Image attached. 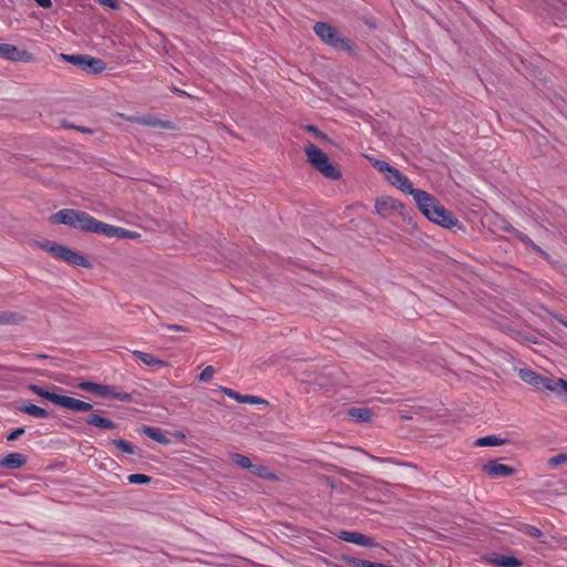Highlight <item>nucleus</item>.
Wrapping results in <instances>:
<instances>
[{
  "label": "nucleus",
  "instance_id": "obj_11",
  "mask_svg": "<svg viewBox=\"0 0 567 567\" xmlns=\"http://www.w3.org/2000/svg\"><path fill=\"white\" fill-rule=\"evenodd\" d=\"M404 206L401 202L390 197L383 196L375 200L374 210L383 218L391 217L396 214H402Z\"/></svg>",
  "mask_w": 567,
  "mask_h": 567
},
{
  "label": "nucleus",
  "instance_id": "obj_33",
  "mask_svg": "<svg viewBox=\"0 0 567 567\" xmlns=\"http://www.w3.org/2000/svg\"><path fill=\"white\" fill-rule=\"evenodd\" d=\"M526 534L535 538L542 536L540 529L532 525L526 526Z\"/></svg>",
  "mask_w": 567,
  "mask_h": 567
},
{
  "label": "nucleus",
  "instance_id": "obj_13",
  "mask_svg": "<svg viewBox=\"0 0 567 567\" xmlns=\"http://www.w3.org/2000/svg\"><path fill=\"white\" fill-rule=\"evenodd\" d=\"M483 471L491 477H506L515 473V468L499 463L496 460L489 461L483 465Z\"/></svg>",
  "mask_w": 567,
  "mask_h": 567
},
{
  "label": "nucleus",
  "instance_id": "obj_28",
  "mask_svg": "<svg viewBox=\"0 0 567 567\" xmlns=\"http://www.w3.org/2000/svg\"><path fill=\"white\" fill-rule=\"evenodd\" d=\"M215 373H216L215 368H214V367H212V365H208V367H206V368H205V369L199 373V375H198V381H199V382H204V383L209 382V381L214 378Z\"/></svg>",
  "mask_w": 567,
  "mask_h": 567
},
{
  "label": "nucleus",
  "instance_id": "obj_37",
  "mask_svg": "<svg viewBox=\"0 0 567 567\" xmlns=\"http://www.w3.org/2000/svg\"><path fill=\"white\" fill-rule=\"evenodd\" d=\"M100 4L109 8H116V0H97Z\"/></svg>",
  "mask_w": 567,
  "mask_h": 567
},
{
  "label": "nucleus",
  "instance_id": "obj_5",
  "mask_svg": "<svg viewBox=\"0 0 567 567\" xmlns=\"http://www.w3.org/2000/svg\"><path fill=\"white\" fill-rule=\"evenodd\" d=\"M373 166L381 173L384 178L394 187L399 188L403 193L410 194L413 197L415 196V192H419V188H414L410 179L403 175L399 169L391 166L384 161L372 159Z\"/></svg>",
  "mask_w": 567,
  "mask_h": 567
},
{
  "label": "nucleus",
  "instance_id": "obj_40",
  "mask_svg": "<svg viewBox=\"0 0 567 567\" xmlns=\"http://www.w3.org/2000/svg\"><path fill=\"white\" fill-rule=\"evenodd\" d=\"M167 329L172 331H185V328L178 324H168Z\"/></svg>",
  "mask_w": 567,
  "mask_h": 567
},
{
  "label": "nucleus",
  "instance_id": "obj_24",
  "mask_svg": "<svg viewBox=\"0 0 567 567\" xmlns=\"http://www.w3.org/2000/svg\"><path fill=\"white\" fill-rule=\"evenodd\" d=\"M230 460L236 464L238 465L239 467L241 468H250L252 467V463L250 461L249 457L243 455V454H239V453H231L229 455Z\"/></svg>",
  "mask_w": 567,
  "mask_h": 567
},
{
  "label": "nucleus",
  "instance_id": "obj_42",
  "mask_svg": "<svg viewBox=\"0 0 567 567\" xmlns=\"http://www.w3.org/2000/svg\"><path fill=\"white\" fill-rule=\"evenodd\" d=\"M6 322H8L7 317L0 312V323H6Z\"/></svg>",
  "mask_w": 567,
  "mask_h": 567
},
{
  "label": "nucleus",
  "instance_id": "obj_22",
  "mask_svg": "<svg viewBox=\"0 0 567 567\" xmlns=\"http://www.w3.org/2000/svg\"><path fill=\"white\" fill-rule=\"evenodd\" d=\"M497 567H520L522 561L514 556L497 555L492 559Z\"/></svg>",
  "mask_w": 567,
  "mask_h": 567
},
{
  "label": "nucleus",
  "instance_id": "obj_14",
  "mask_svg": "<svg viewBox=\"0 0 567 567\" xmlns=\"http://www.w3.org/2000/svg\"><path fill=\"white\" fill-rule=\"evenodd\" d=\"M338 537L347 543L355 544L363 547L374 546V542L372 540V538L357 532L341 530Z\"/></svg>",
  "mask_w": 567,
  "mask_h": 567
},
{
  "label": "nucleus",
  "instance_id": "obj_30",
  "mask_svg": "<svg viewBox=\"0 0 567 567\" xmlns=\"http://www.w3.org/2000/svg\"><path fill=\"white\" fill-rule=\"evenodd\" d=\"M548 464H549L550 466H554V467H557V466H560V465L567 464V454L561 453V454H557V455H555V456H551V457L548 460Z\"/></svg>",
  "mask_w": 567,
  "mask_h": 567
},
{
  "label": "nucleus",
  "instance_id": "obj_16",
  "mask_svg": "<svg viewBox=\"0 0 567 567\" xmlns=\"http://www.w3.org/2000/svg\"><path fill=\"white\" fill-rule=\"evenodd\" d=\"M94 234H102L109 238H121V235L125 234L124 228L105 224L96 219L94 226Z\"/></svg>",
  "mask_w": 567,
  "mask_h": 567
},
{
  "label": "nucleus",
  "instance_id": "obj_6",
  "mask_svg": "<svg viewBox=\"0 0 567 567\" xmlns=\"http://www.w3.org/2000/svg\"><path fill=\"white\" fill-rule=\"evenodd\" d=\"M40 247L44 250L50 251L54 257L74 266H81L84 268H90L91 262L79 252L70 249L64 245H59L51 241H44L40 244Z\"/></svg>",
  "mask_w": 567,
  "mask_h": 567
},
{
  "label": "nucleus",
  "instance_id": "obj_3",
  "mask_svg": "<svg viewBox=\"0 0 567 567\" xmlns=\"http://www.w3.org/2000/svg\"><path fill=\"white\" fill-rule=\"evenodd\" d=\"M308 162L326 178L337 181L341 177L340 171L333 165L328 155L315 144H308L305 148Z\"/></svg>",
  "mask_w": 567,
  "mask_h": 567
},
{
  "label": "nucleus",
  "instance_id": "obj_20",
  "mask_svg": "<svg viewBox=\"0 0 567 567\" xmlns=\"http://www.w3.org/2000/svg\"><path fill=\"white\" fill-rule=\"evenodd\" d=\"M141 432L143 434H145L146 436H148L150 439L161 443V444H164V445H168L171 444V440L165 435V433L158 429V427H153V426H143L141 429Z\"/></svg>",
  "mask_w": 567,
  "mask_h": 567
},
{
  "label": "nucleus",
  "instance_id": "obj_41",
  "mask_svg": "<svg viewBox=\"0 0 567 567\" xmlns=\"http://www.w3.org/2000/svg\"><path fill=\"white\" fill-rule=\"evenodd\" d=\"M561 392L567 396V381H560Z\"/></svg>",
  "mask_w": 567,
  "mask_h": 567
},
{
  "label": "nucleus",
  "instance_id": "obj_15",
  "mask_svg": "<svg viewBox=\"0 0 567 567\" xmlns=\"http://www.w3.org/2000/svg\"><path fill=\"white\" fill-rule=\"evenodd\" d=\"M85 423L102 430H114L116 424L109 417L102 416L97 411L90 413L85 419Z\"/></svg>",
  "mask_w": 567,
  "mask_h": 567
},
{
  "label": "nucleus",
  "instance_id": "obj_23",
  "mask_svg": "<svg viewBox=\"0 0 567 567\" xmlns=\"http://www.w3.org/2000/svg\"><path fill=\"white\" fill-rule=\"evenodd\" d=\"M348 413L354 421L358 422H368L372 417V412L365 408H352Z\"/></svg>",
  "mask_w": 567,
  "mask_h": 567
},
{
  "label": "nucleus",
  "instance_id": "obj_2",
  "mask_svg": "<svg viewBox=\"0 0 567 567\" xmlns=\"http://www.w3.org/2000/svg\"><path fill=\"white\" fill-rule=\"evenodd\" d=\"M50 221L55 225H66L81 231L93 233L96 218L83 210L65 208L53 214Z\"/></svg>",
  "mask_w": 567,
  "mask_h": 567
},
{
  "label": "nucleus",
  "instance_id": "obj_21",
  "mask_svg": "<svg viewBox=\"0 0 567 567\" xmlns=\"http://www.w3.org/2000/svg\"><path fill=\"white\" fill-rule=\"evenodd\" d=\"M251 472L256 476L261 477L267 481H278L279 480L278 475L275 472H272L268 466L262 465V464H254L251 467Z\"/></svg>",
  "mask_w": 567,
  "mask_h": 567
},
{
  "label": "nucleus",
  "instance_id": "obj_7",
  "mask_svg": "<svg viewBox=\"0 0 567 567\" xmlns=\"http://www.w3.org/2000/svg\"><path fill=\"white\" fill-rule=\"evenodd\" d=\"M60 58L73 65L79 66L81 70L91 73L99 74L106 70V63L99 58H94L89 54H66L61 53Z\"/></svg>",
  "mask_w": 567,
  "mask_h": 567
},
{
  "label": "nucleus",
  "instance_id": "obj_44",
  "mask_svg": "<svg viewBox=\"0 0 567 567\" xmlns=\"http://www.w3.org/2000/svg\"><path fill=\"white\" fill-rule=\"evenodd\" d=\"M35 357L37 358H47V355H44V354H37Z\"/></svg>",
  "mask_w": 567,
  "mask_h": 567
},
{
  "label": "nucleus",
  "instance_id": "obj_8",
  "mask_svg": "<svg viewBox=\"0 0 567 567\" xmlns=\"http://www.w3.org/2000/svg\"><path fill=\"white\" fill-rule=\"evenodd\" d=\"M519 378L526 382L535 386L538 390H548L550 392H561L560 381L563 379H550L547 377H543L530 369H520L518 372Z\"/></svg>",
  "mask_w": 567,
  "mask_h": 567
},
{
  "label": "nucleus",
  "instance_id": "obj_4",
  "mask_svg": "<svg viewBox=\"0 0 567 567\" xmlns=\"http://www.w3.org/2000/svg\"><path fill=\"white\" fill-rule=\"evenodd\" d=\"M28 389L41 396V398H44L47 400H49L50 402L59 405V406H62V408H65V409H70L72 411H76V412H86V411H91L92 410V404L87 403V402H84L82 400H79V399H74V398H71V396H66V395H60V394H56V393H53V392H50L39 385H35V384H30L28 386Z\"/></svg>",
  "mask_w": 567,
  "mask_h": 567
},
{
  "label": "nucleus",
  "instance_id": "obj_25",
  "mask_svg": "<svg viewBox=\"0 0 567 567\" xmlns=\"http://www.w3.org/2000/svg\"><path fill=\"white\" fill-rule=\"evenodd\" d=\"M503 442L504 441L498 439L497 436L488 435V436L478 439L476 441V445H478V446H499L503 444Z\"/></svg>",
  "mask_w": 567,
  "mask_h": 567
},
{
  "label": "nucleus",
  "instance_id": "obj_31",
  "mask_svg": "<svg viewBox=\"0 0 567 567\" xmlns=\"http://www.w3.org/2000/svg\"><path fill=\"white\" fill-rule=\"evenodd\" d=\"M239 403L267 404V401L255 395H241V400Z\"/></svg>",
  "mask_w": 567,
  "mask_h": 567
},
{
  "label": "nucleus",
  "instance_id": "obj_43",
  "mask_svg": "<svg viewBox=\"0 0 567 567\" xmlns=\"http://www.w3.org/2000/svg\"><path fill=\"white\" fill-rule=\"evenodd\" d=\"M175 436L179 437V439H184L185 437V434L182 433V432H176L175 433Z\"/></svg>",
  "mask_w": 567,
  "mask_h": 567
},
{
  "label": "nucleus",
  "instance_id": "obj_9",
  "mask_svg": "<svg viewBox=\"0 0 567 567\" xmlns=\"http://www.w3.org/2000/svg\"><path fill=\"white\" fill-rule=\"evenodd\" d=\"M315 33L327 44L337 48L349 50L350 42L339 35L334 28L326 22H317L313 27Z\"/></svg>",
  "mask_w": 567,
  "mask_h": 567
},
{
  "label": "nucleus",
  "instance_id": "obj_12",
  "mask_svg": "<svg viewBox=\"0 0 567 567\" xmlns=\"http://www.w3.org/2000/svg\"><path fill=\"white\" fill-rule=\"evenodd\" d=\"M0 58L24 63L34 61V55L32 53L9 43H0Z\"/></svg>",
  "mask_w": 567,
  "mask_h": 567
},
{
  "label": "nucleus",
  "instance_id": "obj_1",
  "mask_svg": "<svg viewBox=\"0 0 567 567\" xmlns=\"http://www.w3.org/2000/svg\"><path fill=\"white\" fill-rule=\"evenodd\" d=\"M413 199L415 200L419 209L429 220L445 228H451L457 224V219L454 215L441 205L433 195L425 190L420 189L419 192H415Z\"/></svg>",
  "mask_w": 567,
  "mask_h": 567
},
{
  "label": "nucleus",
  "instance_id": "obj_27",
  "mask_svg": "<svg viewBox=\"0 0 567 567\" xmlns=\"http://www.w3.org/2000/svg\"><path fill=\"white\" fill-rule=\"evenodd\" d=\"M140 124L147 125V126H163V127H171V124L168 122H162L159 120H156L154 117H145L136 121Z\"/></svg>",
  "mask_w": 567,
  "mask_h": 567
},
{
  "label": "nucleus",
  "instance_id": "obj_10",
  "mask_svg": "<svg viewBox=\"0 0 567 567\" xmlns=\"http://www.w3.org/2000/svg\"><path fill=\"white\" fill-rule=\"evenodd\" d=\"M79 388L84 391H90L92 393L99 394L101 396H110L117 399L123 402H131L132 395L124 391H116L113 386L97 384L94 382H82Z\"/></svg>",
  "mask_w": 567,
  "mask_h": 567
},
{
  "label": "nucleus",
  "instance_id": "obj_19",
  "mask_svg": "<svg viewBox=\"0 0 567 567\" xmlns=\"http://www.w3.org/2000/svg\"><path fill=\"white\" fill-rule=\"evenodd\" d=\"M18 410L37 419H47L49 416L44 409L28 402L19 403Z\"/></svg>",
  "mask_w": 567,
  "mask_h": 567
},
{
  "label": "nucleus",
  "instance_id": "obj_35",
  "mask_svg": "<svg viewBox=\"0 0 567 567\" xmlns=\"http://www.w3.org/2000/svg\"><path fill=\"white\" fill-rule=\"evenodd\" d=\"M124 233L125 234L121 235V239H124V238L136 239L140 237V234L128 230V229H125V228H124Z\"/></svg>",
  "mask_w": 567,
  "mask_h": 567
},
{
  "label": "nucleus",
  "instance_id": "obj_36",
  "mask_svg": "<svg viewBox=\"0 0 567 567\" xmlns=\"http://www.w3.org/2000/svg\"><path fill=\"white\" fill-rule=\"evenodd\" d=\"M306 128H307V131L313 133L317 137L326 138V135L323 133H321L316 126L308 125Z\"/></svg>",
  "mask_w": 567,
  "mask_h": 567
},
{
  "label": "nucleus",
  "instance_id": "obj_29",
  "mask_svg": "<svg viewBox=\"0 0 567 567\" xmlns=\"http://www.w3.org/2000/svg\"><path fill=\"white\" fill-rule=\"evenodd\" d=\"M127 481L131 484H147L152 478L145 474H131L128 475Z\"/></svg>",
  "mask_w": 567,
  "mask_h": 567
},
{
  "label": "nucleus",
  "instance_id": "obj_32",
  "mask_svg": "<svg viewBox=\"0 0 567 567\" xmlns=\"http://www.w3.org/2000/svg\"><path fill=\"white\" fill-rule=\"evenodd\" d=\"M219 390L225 393L228 398L230 399H234L236 400L237 402H240L241 400V395L243 394H239L237 393L236 391L229 389V388H226V386H219Z\"/></svg>",
  "mask_w": 567,
  "mask_h": 567
},
{
  "label": "nucleus",
  "instance_id": "obj_45",
  "mask_svg": "<svg viewBox=\"0 0 567 567\" xmlns=\"http://www.w3.org/2000/svg\"><path fill=\"white\" fill-rule=\"evenodd\" d=\"M565 326L567 327V323H565Z\"/></svg>",
  "mask_w": 567,
  "mask_h": 567
},
{
  "label": "nucleus",
  "instance_id": "obj_18",
  "mask_svg": "<svg viewBox=\"0 0 567 567\" xmlns=\"http://www.w3.org/2000/svg\"><path fill=\"white\" fill-rule=\"evenodd\" d=\"M132 354L134 355V358H136L137 360H140L141 362H143L144 364H146L148 367H166V365H168V363L166 361L158 359L147 352H143L140 350H133Z\"/></svg>",
  "mask_w": 567,
  "mask_h": 567
},
{
  "label": "nucleus",
  "instance_id": "obj_39",
  "mask_svg": "<svg viewBox=\"0 0 567 567\" xmlns=\"http://www.w3.org/2000/svg\"><path fill=\"white\" fill-rule=\"evenodd\" d=\"M518 237L520 238V240L527 245H530L533 247H536L534 245V243L526 236V235H523V234H519Z\"/></svg>",
  "mask_w": 567,
  "mask_h": 567
},
{
  "label": "nucleus",
  "instance_id": "obj_38",
  "mask_svg": "<svg viewBox=\"0 0 567 567\" xmlns=\"http://www.w3.org/2000/svg\"><path fill=\"white\" fill-rule=\"evenodd\" d=\"M38 6L42 7V8H50L52 6V2L51 0H34Z\"/></svg>",
  "mask_w": 567,
  "mask_h": 567
},
{
  "label": "nucleus",
  "instance_id": "obj_17",
  "mask_svg": "<svg viewBox=\"0 0 567 567\" xmlns=\"http://www.w3.org/2000/svg\"><path fill=\"white\" fill-rule=\"evenodd\" d=\"M27 463V457L21 453H10L0 460V466L9 470L20 468Z\"/></svg>",
  "mask_w": 567,
  "mask_h": 567
},
{
  "label": "nucleus",
  "instance_id": "obj_34",
  "mask_svg": "<svg viewBox=\"0 0 567 567\" xmlns=\"http://www.w3.org/2000/svg\"><path fill=\"white\" fill-rule=\"evenodd\" d=\"M24 433V429L23 427H18L16 430H13L8 436H7V440L8 441H14L17 440L20 435H22Z\"/></svg>",
  "mask_w": 567,
  "mask_h": 567
},
{
  "label": "nucleus",
  "instance_id": "obj_26",
  "mask_svg": "<svg viewBox=\"0 0 567 567\" xmlns=\"http://www.w3.org/2000/svg\"><path fill=\"white\" fill-rule=\"evenodd\" d=\"M112 444L124 453L134 454V446L125 440H113Z\"/></svg>",
  "mask_w": 567,
  "mask_h": 567
}]
</instances>
